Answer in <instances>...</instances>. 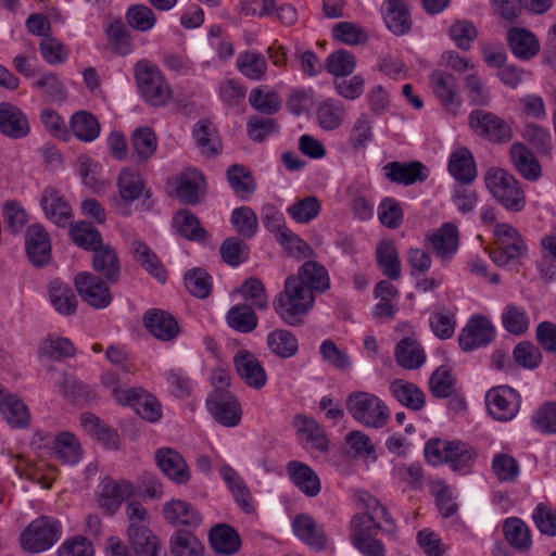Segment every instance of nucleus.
Wrapping results in <instances>:
<instances>
[{
  "label": "nucleus",
  "instance_id": "nucleus-1",
  "mask_svg": "<svg viewBox=\"0 0 556 556\" xmlns=\"http://www.w3.org/2000/svg\"><path fill=\"white\" fill-rule=\"evenodd\" d=\"M329 287L326 267L318 262L306 261L300 266L296 275L286 278L283 290L274 299V309L287 325L301 326L314 306V294L324 293Z\"/></svg>",
  "mask_w": 556,
  "mask_h": 556
},
{
  "label": "nucleus",
  "instance_id": "nucleus-2",
  "mask_svg": "<svg viewBox=\"0 0 556 556\" xmlns=\"http://www.w3.org/2000/svg\"><path fill=\"white\" fill-rule=\"evenodd\" d=\"M134 78L142 100L154 108H162L172 100V89L159 66L149 60H139L134 66Z\"/></svg>",
  "mask_w": 556,
  "mask_h": 556
},
{
  "label": "nucleus",
  "instance_id": "nucleus-3",
  "mask_svg": "<svg viewBox=\"0 0 556 556\" xmlns=\"http://www.w3.org/2000/svg\"><path fill=\"white\" fill-rule=\"evenodd\" d=\"M345 406L352 418L365 427L380 429L389 422V407L372 393L354 391L348 395Z\"/></svg>",
  "mask_w": 556,
  "mask_h": 556
},
{
  "label": "nucleus",
  "instance_id": "nucleus-4",
  "mask_svg": "<svg viewBox=\"0 0 556 556\" xmlns=\"http://www.w3.org/2000/svg\"><path fill=\"white\" fill-rule=\"evenodd\" d=\"M494 235L496 247L489 251V256L495 265L500 267L513 266L527 255L526 241L513 226L497 224Z\"/></svg>",
  "mask_w": 556,
  "mask_h": 556
},
{
  "label": "nucleus",
  "instance_id": "nucleus-5",
  "mask_svg": "<svg viewBox=\"0 0 556 556\" xmlns=\"http://www.w3.org/2000/svg\"><path fill=\"white\" fill-rule=\"evenodd\" d=\"M484 181L491 194L508 211L519 212L525 207L526 199L519 182L505 169L490 168Z\"/></svg>",
  "mask_w": 556,
  "mask_h": 556
},
{
  "label": "nucleus",
  "instance_id": "nucleus-6",
  "mask_svg": "<svg viewBox=\"0 0 556 556\" xmlns=\"http://www.w3.org/2000/svg\"><path fill=\"white\" fill-rule=\"evenodd\" d=\"M61 536L60 522L42 516L31 521L21 534V545L25 552L37 554L50 548Z\"/></svg>",
  "mask_w": 556,
  "mask_h": 556
},
{
  "label": "nucleus",
  "instance_id": "nucleus-7",
  "mask_svg": "<svg viewBox=\"0 0 556 556\" xmlns=\"http://www.w3.org/2000/svg\"><path fill=\"white\" fill-rule=\"evenodd\" d=\"M468 125L477 136L492 143H506L513 138L511 127L492 112L472 111L468 116Z\"/></svg>",
  "mask_w": 556,
  "mask_h": 556
},
{
  "label": "nucleus",
  "instance_id": "nucleus-8",
  "mask_svg": "<svg viewBox=\"0 0 556 556\" xmlns=\"http://www.w3.org/2000/svg\"><path fill=\"white\" fill-rule=\"evenodd\" d=\"M74 287L80 299L96 309L106 308L112 302V293L105 280L90 271H80L74 277Z\"/></svg>",
  "mask_w": 556,
  "mask_h": 556
},
{
  "label": "nucleus",
  "instance_id": "nucleus-9",
  "mask_svg": "<svg viewBox=\"0 0 556 556\" xmlns=\"http://www.w3.org/2000/svg\"><path fill=\"white\" fill-rule=\"evenodd\" d=\"M520 394L508 386H498L485 394V404L490 416L498 421L511 420L520 408Z\"/></svg>",
  "mask_w": 556,
  "mask_h": 556
},
{
  "label": "nucleus",
  "instance_id": "nucleus-10",
  "mask_svg": "<svg viewBox=\"0 0 556 556\" xmlns=\"http://www.w3.org/2000/svg\"><path fill=\"white\" fill-rule=\"evenodd\" d=\"M212 417L224 427H236L241 420V405L229 391L213 390L206 399Z\"/></svg>",
  "mask_w": 556,
  "mask_h": 556
},
{
  "label": "nucleus",
  "instance_id": "nucleus-11",
  "mask_svg": "<svg viewBox=\"0 0 556 556\" xmlns=\"http://www.w3.org/2000/svg\"><path fill=\"white\" fill-rule=\"evenodd\" d=\"M495 338V328L489 318L472 316L458 336L459 348L464 352L486 346Z\"/></svg>",
  "mask_w": 556,
  "mask_h": 556
},
{
  "label": "nucleus",
  "instance_id": "nucleus-12",
  "mask_svg": "<svg viewBox=\"0 0 556 556\" xmlns=\"http://www.w3.org/2000/svg\"><path fill=\"white\" fill-rule=\"evenodd\" d=\"M47 219L55 224L58 227H66L73 218V210L66 198L54 187H46L39 199Z\"/></svg>",
  "mask_w": 556,
  "mask_h": 556
},
{
  "label": "nucleus",
  "instance_id": "nucleus-13",
  "mask_svg": "<svg viewBox=\"0 0 556 556\" xmlns=\"http://www.w3.org/2000/svg\"><path fill=\"white\" fill-rule=\"evenodd\" d=\"M91 267L93 274L106 283L116 285L122 276V265L115 248L109 243L98 245L92 251Z\"/></svg>",
  "mask_w": 556,
  "mask_h": 556
},
{
  "label": "nucleus",
  "instance_id": "nucleus-14",
  "mask_svg": "<svg viewBox=\"0 0 556 556\" xmlns=\"http://www.w3.org/2000/svg\"><path fill=\"white\" fill-rule=\"evenodd\" d=\"M26 253L34 266L43 267L51 261V241L46 228L31 224L25 233Z\"/></svg>",
  "mask_w": 556,
  "mask_h": 556
},
{
  "label": "nucleus",
  "instance_id": "nucleus-15",
  "mask_svg": "<svg viewBox=\"0 0 556 556\" xmlns=\"http://www.w3.org/2000/svg\"><path fill=\"white\" fill-rule=\"evenodd\" d=\"M154 458L160 470L176 484L182 485L190 480V469L185 458L174 448L161 447Z\"/></svg>",
  "mask_w": 556,
  "mask_h": 556
},
{
  "label": "nucleus",
  "instance_id": "nucleus-16",
  "mask_svg": "<svg viewBox=\"0 0 556 556\" xmlns=\"http://www.w3.org/2000/svg\"><path fill=\"white\" fill-rule=\"evenodd\" d=\"M382 170L388 180L404 186L424 182L428 178V168L420 161H392L386 164Z\"/></svg>",
  "mask_w": 556,
  "mask_h": 556
},
{
  "label": "nucleus",
  "instance_id": "nucleus-17",
  "mask_svg": "<svg viewBox=\"0 0 556 556\" xmlns=\"http://www.w3.org/2000/svg\"><path fill=\"white\" fill-rule=\"evenodd\" d=\"M430 85L442 106L448 112L456 113L462 103L457 92L456 77L450 73L435 70L430 74Z\"/></svg>",
  "mask_w": 556,
  "mask_h": 556
},
{
  "label": "nucleus",
  "instance_id": "nucleus-18",
  "mask_svg": "<svg viewBox=\"0 0 556 556\" xmlns=\"http://www.w3.org/2000/svg\"><path fill=\"white\" fill-rule=\"evenodd\" d=\"M30 126L26 114L10 102L0 103V134L10 139L28 136Z\"/></svg>",
  "mask_w": 556,
  "mask_h": 556
},
{
  "label": "nucleus",
  "instance_id": "nucleus-19",
  "mask_svg": "<svg viewBox=\"0 0 556 556\" xmlns=\"http://www.w3.org/2000/svg\"><path fill=\"white\" fill-rule=\"evenodd\" d=\"M506 42L514 56L520 61H530L541 49L538 36L523 27H510L506 33Z\"/></svg>",
  "mask_w": 556,
  "mask_h": 556
},
{
  "label": "nucleus",
  "instance_id": "nucleus-20",
  "mask_svg": "<svg viewBox=\"0 0 556 556\" xmlns=\"http://www.w3.org/2000/svg\"><path fill=\"white\" fill-rule=\"evenodd\" d=\"M374 530L376 529L365 525L364 517H352L351 543L363 556H386L384 545L372 535Z\"/></svg>",
  "mask_w": 556,
  "mask_h": 556
},
{
  "label": "nucleus",
  "instance_id": "nucleus-21",
  "mask_svg": "<svg viewBox=\"0 0 556 556\" xmlns=\"http://www.w3.org/2000/svg\"><path fill=\"white\" fill-rule=\"evenodd\" d=\"M233 365L239 377L251 388L262 389L267 381L266 371L254 354L247 350L238 351Z\"/></svg>",
  "mask_w": 556,
  "mask_h": 556
},
{
  "label": "nucleus",
  "instance_id": "nucleus-22",
  "mask_svg": "<svg viewBox=\"0 0 556 556\" xmlns=\"http://www.w3.org/2000/svg\"><path fill=\"white\" fill-rule=\"evenodd\" d=\"M142 321L149 333L164 342L174 340L179 333L177 320L168 312L160 308L148 309Z\"/></svg>",
  "mask_w": 556,
  "mask_h": 556
},
{
  "label": "nucleus",
  "instance_id": "nucleus-23",
  "mask_svg": "<svg viewBox=\"0 0 556 556\" xmlns=\"http://www.w3.org/2000/svg\"><path fill=\"white\" fill-rule=\"evenodd\" d=\"M131 494L132 486L128 481L105 479L100 486L98 503L108 515H113Z\"/></svg>",
  "mask_w": 556,
  "mask_h": 556
},
{
  "label": "nucleus",
  "instance_id": "nucleus-24",
  "mask_svg": "<svg viewBox=\"0 0 556 556\" xmlns=\"http://www.w3.org/2000/svg\"><path fill=\"white\" fill-rule=\"evenodd\" d=\"M205 186V178L202 172L195 168H188L176 179L177 198L189 205H195L202 200L201 189Z\"/></svg>",
  "mask_w": 556,
  "mask_h": 556
},
{
  "label": "nucleus",
  "instance_id": "nucleus-25",
  "mask_svg": "<svg viewBox=\"0 0 556 556\" xmlns=\"http://www.w3.org/2000/svg\"><path fill=\"white\" fill-rule=\"evenodd\" d=\"M127 536L136 556H157L164 551L159 538L146 525H128Z\"/></svg>",
  "mask_w": 556,
  "mask_h": 556
},
{
  "label": "nucleus",
  "instance_id": "nucleus-26",
  "mask_svg": "<svg viewBox=\"0 0 556 556\" xmlns=\"http://www.w3.org/2000/svg\"><path fill=\"white\" fill-rule=\"evenodd\" d=\"M164 518L174 527L185 526L197 528L202 522L198 509L184 500H172L163 506Z\"/></svg>",
  "mask_w": 556,
  "mask_h": 556
},
{
  "label": "nucleus",
  "instance_id": "nucleus-27",
  "mask_svg": "<svg viewBox=\"0 0 556 556\" xmlns=\"http://www.w3.org/2000/svg\"><path fill=\"white\" fill-rule=\"evenodd\" d=\"M292 528L295 535L312 548L323 551L327 546V536L314 518L307 514L294 517Z\"/></svg>",
  "mask_w": 556,
  "mask_h": 556
},
{
  "label": "nucleus",
  "instance_id": "nucleus-28",
  "mask_svg": "<svg viewBox=\"0 0 556 556\" xmlns=\"http://www.w3.org/2000/svg\"><path fill=\"white\" fill-rule=\"evenodd\" d=\"M426 240L438 257L450 258L458 248V229L454 224L445 223Z\"/></svg>",
  "mask_w": 556,
  "mask_h": 556
},
{
  "label": "nucleus",
  "instance_id": "nucleus-29",
  "mask_svg": "<svg viewBox=\"0 0 556 556\" xmlns=\"http://www.w3.org/2000/svg\"><path fill=\"white\" fill-rule=\"evenodd\" d=\"M211 547L222 555H233L241 546V539L238 531L226 523L213 526L208 532Z\"/></svg>",
  "mask_w": 556,
  "mask_h": 556
},
{
  "label": "nucleus",
  "instance_id": "nucleus-30",
  "mask_svg": "<svg viewBox=\"0 0 556 556\" xmlns=\"http://www.w3.org/2000/svg\"><path fill=\"white\" fill-rule=\"evenodd\" d=\"M447 169L453 178L462 185L470 184L477 177L476 161L467 148H460L451 154Z\"/></svg>",
  "mask_w": 556,
  "mask_h": 556
},
{
  "label": "nucleus",
  "instance_id": "nucleus-31",
  "mask_svg": "<svg viewBox=\"0 0 556 556\" xmlns=\"http://www.w3.org/2000/svg\"><path fill=\"white\" fill-rule=\"evenodd\" d=\"M511 161L519 174L535 181L541 176V165L532 151L523 143L516 142L509 149Z\"/></svg>",
  "mask_w": 556,
  "mask_h": 556
},
{
  "label": "nucleus",
  "instance_id": "nucleus-32",
  "mask_svg": "<svg viewBox=\"0 0 556 556\" xmlns=\"http://www.w3.org/2000/svg\"><path fill=\"white\" fill-rule=\"evenodd\" d=\"M287 469L291 481L305 495L313 497L320 492L319 478L308 465L298 460H291L288 463Z\"/></svg>",
  "mask_w": 556,
  "mask_h": 556
},
{
  "label": "nucleus",
  "instance_id": "nucleus-33",
  "mask_svg": "<svg viewBox=\"0 0 556 556\" xmlns=\"http://www.w3.org/2000/svg\"><path fill=\"white\" fill-rule=\"evenodd\" d=\"M407 0H386L383 18L387 27L395 35H404L410 30Z\"/></svg>",
  "mask_w": 556,
  "mask_h": 556
},
{
  "label": "nucleus",
  "instance_id": "nucleus-34",
  "mask_svg": "<svg viewBox=\"0 0 556 556\" xmlns=\"http://www.w3.org/2000/svg\"><path fill=\"white\" fill-rule=\"evenodd\" d=\"M298 434L306 438V441L319 452H326L329 447V442L326 431L323 426L314 418L303 414H296L292 422Z\"/></svg>",
  "mask_w": 556,
  "mask_h": 556
},
{
  "label": "nucleus",
  "instance_id": "nucleus-35",
  "mask_svg": "<svg viewBox=\"0 0 556 556\" xmlns=\"http://www.w3.org/2000/svg\"><path fill=\"white\" fill-rule=\"evenodd\" d=\"M172 224L181 237L190 241L205 242L210 238L198 216L189 210H180L175 213Z\"/></svg>",
  "mask_w": 556,
  "mask_h": 556
},
{
  "label": "nucleus",
  "instance_id": "nucleus-36",
  "mask_svg": "<svg viewBox=\"0 0 556 556\" xmlns=\"http://www.w3.org/2000/svg\"><path fill=\"white\" fill-rule=\"evenodd\" d=\"M49 299L53 308L63 316L76 313L78 301L73 289L59 279H54L49 286Z\"/></svg>",
  "mask_w": 556,
  "mask_h": 556
},
{
  "label": "nucleus",
  "instance_id": "nucleus-37",
  "mask_svg": "<svg viewBox=\"0 0 556 556\" xmlns=\"http://www.w3.org/2000/svg\"><path fill=\"white\" fill-rule=\"evenodd\" d=\"M506 542L519 553H526L532 545L531 532L526 522L518 517H509L503 523Z\"/></svg>",
  "mask_w": 556,
  "mask_h": 556
},
{
  "label": "nucleus",
  "instance_id": "nucleus-38",
  "mask_svg": "<svg viewBox=\"0 0 556 556\" xmlns=\"http://www.w3.org/2000/svg\"><path fill=\"white\" fill-rule=\"evenodd\" d=\"M376 260L382 274L390 280L401 277V262L392 240H381L376 248Z\"/></svg>",
  "mask_w": 556,
  "mask_h": 556
},
{
  "label": "nucleus",
  "instance_id": "nucleus-39",
  "mask_svg": "<svg viewBox=\"0 0 556 556\" xmlns=\"http://www.w3.org/2000/svg\"><path fill=\"white\" fill-rule=\"evenodd\" d=\"M390 391L397 402L412 410H420L425 406V393L412 382L395 379L390 384Z\"/></svg>",
  "mask_w": 556,
  "mask_h": 556
},
{
  "label": "nucleus",
  "instance_id": "nucleus-40",
  "mask_svg": "<svg viewBox=\"0 0 556 556\" xmlns=\"http://www.w3.org/2000/svg\"><path fill=\"white\" fill-rule=\"evenodd\" d=\"M394 355L396 363L405 369H417L422 366L426 359L420 343L408 337L396 344Z\"/></svg>",
  "mask_w": 556,
  "mask_h": 556
},
{
  "label": "nucleus",
  "instance_id": "nucleus-41",
  "mask_svg": "<svg viewBox=\"0 0 556 556\" xmlns=\"http://www.w3.org/2000/svg\"><path fill=\"white\" fill-rule=\"evenodd\" d=\"M0 410L14 428H26L30 421V414L26 404L15 394H8L0 400Z\"/></svg>",
  "mask_w": 556,
  "mask_h": 556
},
{
  "label": "nucleus",
  "instance_id": "nucleus-42",
  "mask_svg": "<svg viewBox=\"0 0 556 556\" xmlns=\"http://www.w3.org/2000/svg\"><path fill=\"white\" fill-rule=\"evenodd\" d=\"M228 327L240 333H250L256 327L258 318L252 305L240 303L231 306L226 314Z\"/></svg>",
  "mask_w": 556,
  "mask_h": 556
},
{
  "label": "nucleus",
  "instance_id": "nucleus-43",
  "mask_svg": "<svg viewBox=\"0 0 556 556\" xmlns=\"http://www.w3.org/2000/svg\"><path fill=\"white\" fill-rule=\"evenodd\" d=\"M68 232L72 241L83 250L92 252L104 244L101 232L89 222L71 223Z\"/></svg>",
  "mask_w": 556,
  "mask_h": 556
},
{
  "label": "nucleus",
  "instance_id": "nucleus-44",
  "mask_svg": "<svg viewBox=\"0 0 556 556\" xmlns=\"http://www.w3.org/2000/svg\"><path fill=\"white\" fill-rule=\"evenodd\" d=\"M131 255L152 277L161 282L166 281V271L162 267L159 257L143 241L135 240L131 242Z\"/></svg>",
  "mask_w": 556,
  "mask_h": 556
},
{
  "label": "nucleus",
  "instance_id": "nucleus-45",
  "mask_svg": "<svg viewBox=\"0 0 556 556\" xmlns=\"http://www.w3.org/2000/svg\"><path fill=\"white\" fill-rule=\"evenodd\" d=\"M172 556H203L204 546L189 530L178 529L169 539Z\"/></svg>",
  "mask_w": 556,
  "mask_h": 556
},
{
  "label": "nucleus",
  "instance_id": "nucleus-46",
  "mask_svg": "<svg viewBox=\"0 0 556 556\" xmlns=\"http://www.w3.org/2000/svg\"><path fill=\"white\" fill-rule=\"evenodd\" d=\"M445 446L447 453L445 463L450 464L454 471L467 472L475 462L473 447L462 441H451Z\"/></svg>",
  "mask_w": 556,
  "mask_h": 556
},
{
  "label": "nucleus",
  "instance_id": "nucleus-47",
  "mask_svg": "<svg viewBox=\"0 0 556 556\" xmlns=\"http://www.w3.org/2000/svg\"><path fill=\"white\" fill-rule=\"evenodd\" d=\"M71 129L75 137L84 142H91L99 137V121L87 111H78L71 117Z\"/></svg>",
  "mask_w": 556,
  "mask_h": 556
},
{
  "label": "nucleus",
  "instance_id": "nucleus-48",
  "mask_svg": "<svg viewBox=\"0 0 556 556\" xmlns=\"http://www.w3.org/2000/svg\"><path fill=\"white\" fill-rule=\"evenodd\" d=\"M316 114L320 128L333 130L342 124L345 117V110L341 102L328 99L319 103Z\"/></svg>",
  "mask_w": 556,
  "mask_h": 556
},
{
  "label": "nucleus",
  "instance_id": "nucleus-49",
  "mask_svg": "<svg viewBox=\"0 0 556 556\" xmlns=\"http://www.w3.org/2000/svg\"><path fill=\"white\" fill-rule=\"evenodd\" d=\"M105 34L113 53L126 56L132 51L131 35L121 20L111 22Z\"/></svg>",
  "mask_w": 556,
  "mask_h": 556
},
{
  "label": "nucleus",
  "instance_id": "nucleus-50",
  "mask_svg": "<svg viewBox=\"0 0 556 556\" xmlns=\"http://www.w3.org/2000/svg\"><path fill=\"white\" fill-rule=\"evenodd\" d=\"M267 345L269 350L282 358H289L298 352L295 336L286 329H276L268 333Z\"/></svg>",
  "mask_w": 556,
  "mask_h": 556
},
{
  "label": "nucleus",
  "instance_id": "nucleus-51",
  "mask_svg": "<svg viewBox=\"0 0 556 556\" xmlns=\"http://www.w3.org/2000/svg\"><path fill=\"white\" fill-rule=\"evenodd\" d=\"M229 186L237 194H251L256 189L255 180L249 168L240 164H232L226 172Z\"/></svg>",
  "mask_w": 556,
  "mask_h": 556
},
{
  "label": "nucleus",
  "instance_id": "nucleus-52",
  "mask_svg": "<svg viewBox=\"0 0 556 556\" xmlns=\"http://www.w3.org/2000/svg\"><path fill=\"white\" fill-rule=\"evenodd\" d=\"M250 105L264 115H274L281 109L282 102L275 91H265L262 87L252 89L249 96Z\"/></svg>",
  "mask_w": 556,
  "mask_h": 556
},
{
  "label": "nucleus",
  "instance_id": "nucleus-53",
  "mask_svg": "<svg viewBox=\"0 0 556 556\" xmlns=\"http://www.w3.org/2000/svg\"><path fill=\"white\" fill-rule=\"evenodd\" d=\"M522 138L540 154L549 155L553 140L548 130L540 125L529 123L522 128Z\"/></svg>",
  "mask_w": 556,
  "mask_h": 556
},
{
  "label": "nucleus",
  "instance_id": "nucleus-54",
  "mask_svg": "<svg viewBox=\"0 0 556 556\" xmlns=\"http://www.w3.org/2000/svg\"><path fill=\"white\" fill-rule=\"evenodd\" d=\"M237 66L249 79L260 80L266 73L267 63L258 52H242L238 55Z\"/></svg>",
  "mask_w": 556,
  "mask_h": 556
},
{
  "label": "nucleus",
  "instance_id": "nucleus-55",
  "mask_svg": "<svg viewBox=\"0 0 556 556\" xmlns=\"http://www.w3.org/2000/svg\"><path fill=\"white\" fill-rule=\"evenodd\" d=\"M33 87L42 91L47 100L52 103H62L67 98V91L64 84L54 73H45L33 84Z\"/></svg>",
  "mask_w": 556,
  "mask_h": 556
},
{
  "label": "nucleus",
  "instance_id": "nucleus-56",
  "mask_svg": "<svg viewBox=\"0 0 556 556\" xmlns=\"http://www.w3.org/2000/svg\"><path fill=\"white\" fill-rule=\"evenodd\" d=\"M230 220L240 236L247 239H251L255 236L258 228V219L251 207L240 206L235 208L231 213Z\"/></svg>",
  "mask_w": 556,
  "mask_h": 556
},
{
  "label": "nucleus",
  "instance_id": "nucleus-57",
  "mask_svg": "<svg viewBox=\"0 0 556 556\" xmlns=\"http://www.w3.org/2000/svg\"><path fill=\"white\" fill-rule=\"evenodd\" d=\"M131 146L140 160L147 161L154 155L157 140L150 127H139L131 135Z\"/></svg>",
  "mask_w": 556,
  "mask_h": 556
},
{
  "label": "nucleus",
  "instance_id": "nucleus-58",
  "mask_svg": "<svg viewBox=\"0 0 556 556\" xmlns=\"http://www.w3.org/2000/svg\"><path fill=\"white\" fill-rule=\"evenodd\" d=\"M117 186L122 199L126 202L137 200L144 190V181L141 176L130 169H123L117 179Z\"/></svg>",
  "mask_w": 556,
  "mask_h": 556
},
{
  "label": "nucleus",
  "instance_id": "nucleus-59",
  "mask_svg": "<svg viewBox=\"0 0 556 556\" xmlns=\"http://www.w3.org/2000/svg\"><path fill=\"white\" fill-rule=\"evenodd\" d=\"M127 24L138 31H149L156 23L155 13L146 4L130 5L125 14Z\"/></svg>",
  "mask_w": 556,
  "mask_h": 556
},
{
  "label": "nucleus",
  "instance_id": "nucleus-60",
  "mask_svg": "<svg viewBox=\"0 0 556 556\" xmlns=\"http://www.w3.org/2000/svg\"><path fill=\"white\" fill-rule=\"evenodd\" d=\"M355 66L354 54L343 49L330 53L325 62L326 70L336 77L349 76L354 72Z\"/></svg>",
  "mask_w": 556,
  "mask_h": 556
},
{
  "label": "nucleus",
  "instance_id": "nucleus-61",
  "mask_svg": "<svg viewBox=\"0 0 556 556\" xmlns=\"http://www.w3.org/2000/svg\"><path fill=\"white\" fill-rule=\"evenodd\" d=\"M193 138L201 153L207 156L218 154L222 144L212 136V124L208 121H199L193 128Z\"/></svg>",
  "mask_w": 556,
  "mask_h": 556
},
{
  "label": "nucleus",
  "instance_id": "nucleus-62",
  "mask_svg": "<svg viewBox=\"0 0 556 556\" xmlns=\"http://www.w3.org/2000/svg\"><path fill=\"white\" fill-rule=\"evenodd\" d=\"M502 323L504 328L515 336L523 334L530 325L526 311L515 304H508L505 306L502 313Z\"/></svg>",
  "mask_w": 556,
  "mask_h": 556
},
{
  "label": "nucleus",
  "instance_id": "nucleus-63",
  "mask_svg": "<svg viewBox=\"0 0 556 556\" xmlns=\"http://www.w3.org/2000/svg\"><path fill=\"white\" fill-rule=\"evenodd\" d=\"M320 210V201L309 195L294 202L287 212L296 223L307 224L319 215Z\"/></svg>",
  "mask_w": 556,
  "mask_h": 556
},
{
  "label": "nucleus",
  "instance_id": "nucleus-64",
  "mask_svg": "<svg viewBox=\"0 0 556 556\" xmlns=\"http://www.w3.org/2000/svg\"><path fill=\"white\" fill-rule=\"evenodd\" d=\"M455 387V379L452 371L446 366L438 367L429 378V389L431 394L438 399H445L452 395Z\"/></svg>",
  "mask_w": 556,
  "mask_h": 556
}]
</instances>
